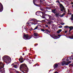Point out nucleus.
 <instances>
[{
  "instance_id": "nucleus-54",
  "label": "nucleus",
  "mask_w": 73,
  "mask_h": 73,
  "mask_svg": "<svg viewBox=\"0 0 73 73\" xmlns=\"http://www.w3.org/2000/svg\"><path fill=\"white\" fill-rule=\"evenodd\" d=\"M46 8H47V9H49V8L48 7H46Z\"/></svg>"
},
{
  "instance_id": "nucleus-12",
  "label": "nucleus",
  "mask_w": 73,
  "mask_h": 73,
  "mask_svg": "<svg viewBox=\"0 0 73 73\" xmlns=\"http://www.w3.org/2000/svg\"><path fill=\"white\" fill-rule=\"evenodd\" d=\"M56 9H52V12L53 13H54V14H56V13H57V12L55 11H56Z\"/></svg>"
},
{
  "instance_id": "nucleus-13",
  "label": "nucleus",
  "mask_w": 73,
  "mask_h": 73,
  "mask_svg": "<svg viewBox=\"0 0 73 73\" xmlns=\"http://www.w3.org/2000/svg\"><path fill=\"white\" fill-rule=\"evenodd\" d=\"M2 6H1V9H0V12H1L3 10V5L2 4H1Z\"/></svg>"
},
{
  "instance_id": "nucleus-11",
  "label": "nucleus",
  "mask_w": 73,
  "mask_h": 73,
  "mask_svg": "<svg viewBox=\"0 0 73 73\" xmlns=\"http://www.w3.org/2000/svg\"><path fill=\"white\" fill-rule=\"evenodd\" d=\"M37 0H33V3L35 5H36V6H37L38 7H39L40 6V5H37L36 4V3H35V2Z\"/></svg>"
},
{
  "instance_id": "nucleus-18",
  "label": "nucleus",
  "mask_w": 73,
  "mask_h": 73,
  "mask_svg": "<svg viewBox=\"0 0 73 73\" xmlns=\"http://www.w3.org/2000/svg\"><path fill=\"white\" fill-rule=\"evenodd\" d=\"M59 38L56 35H54V39H58Z\"/></svg>"
},
{
  "instance_id": "nucleus-58",
  "label": "nucleus",
  "mask_w": 73,
  "mask_h": 73,
  "mask_svg": "<svg viewBox=\"0 0 73 73\" xmlns=\"http://www.w3.org/2000/svg\"><path fill=\"white\" fill-rule=\"evenodd\" d=\"M58 25H60V24H59Z\"/></svg>"
},
{
  "instance_id": "nucleus-44",
  "label": "nucleus",
  "mask_w": 73,
  "mask_h": 73,
  "mask_svg": "<svg viewBox=\"0 0 73 73\" xmlns=\"http://www.w3.org/2000/svg\"><path fill=\"white\" fill-rule=\"evenodd\" d=\"M54 73H58L57 71H56L55 72H54Z\"/></svg>"
},
{
  "instance_id": "nucleus-20",
  "label": "nucleus",
  "mask_w": 73,
  "mask_h": 73,
  "mask_svg": "<svg viewBox=\"0 0 73 73\" xmlns=\"http://www.w3.org/2000/svg\"><path fill=\"white\" fill-rule=\"evenodd\" d=\"M55 16H56V17H58V16H60V15H59V13H58L57 14V13H55Z\"/></svg>"
},
{
  "instance_id": "nucleus-1",
  "label": "nucleus",
  "mask_w": 73,
  "mask_h": 73,
  "mask_svg": "<svg viewBox=\"0 0 73 73\" xmlns=\"http://www.w3.org/2000/svg\"><path fill=\"white\" fill-rule=\"evenodd\" d=\"M33 21V22H31L30 23L27 22L26 23V25H29V26H31V25H29V24H31L32 25H36L38 24V22H41V21H37V19H33L31 20H30V21H29L28 22H29L30 21Z\"/></svg>"
},
{
  "instance_id": "nucleus-51",
  "label": "nucleus",
  "mask_w": 73,
  "mask_h": 73,
  "mask_svg": "<svg viewBox=\"0 0 73 73\" xmlns=\"http://www.w3.org/2000/svg\"><path fill=\"white\" fill-rule=\"evenodd\" d=\"M61 24L62 25L64 24H62V23H61Z\"/></svg>"
},
{
  "instance_id": "nucleus-37",
  "label": "nucleus",
  "mask_w": 73,
  "mask_h": 73,
  "mask_svg": "<svg viewBox=\"0 0 73 73\" xmlns=\"http://www.w3.org/2000/svg\"><path fill=\"white\" fill-rule=\"evenodd\" d=\"M36 65H37V63L35 65H34L33 66H36Z\"/></svg>"
},
{
  "instance_id": "nucleus-53",
  "label": "nucleus",
  "mask_w": 73,
  "mask_h": 73,
  "mask_svg": "<svg viewBox=\"0 0 73 73\" xmlns=\"http://www.w3.org/2000/svg\"><path fill=\"white\" fill-rule=\"evenodd\" d=\"M68 12H69V10L68 9Z\"/></svg>"
},
{
  "instance_id": "nucleus-8",
  "label": "nucleus",
  "mask_w": 73,
  "mask_h": 73,
  "mask_svg": "<svg viewBox=\"0 0 73 73\" xmlns=\"http://www.w3.org/2000/svg\"><path fill=\"white\" fill-rule=\"evenodd\" d=\"M19 61L20 63H23V62H24L23 58L22 57V56H21V57L19 59Z\"/></svg>"
},
{
  "instance_id": "nucleus-40",
  "label": "nucleus",
  "mask_w": 73,
  "mask_h": 73,
  "mask_svg": "<svg viewBox=\"0 0 73 73\" xmlns=\"http://www.w3.org/2000/svg\"><path fill=\"white\" fill-rule=\"evenodd\" d=\"M23 62H24V61L26 60V59H24V58H23Z\"/></svg>"
},
{
  "instance_id": "nucleus-35",
  "label": "nucleus",
  "mask_w": 73,
  "mask_h": 73,
  "mask_svg": "<svg viewBox=\"0 0 73 73\" xmlns=\"http://www.w3.org/2000/svg\"><path fill=\"white\" fill-rule=\"evenodd\" d=\"M70 19L71 20H72V21H73V18L71 17L70 18Z\"/></svg>"
},
{
  "instance_id": "nucleus-17",
  "label": "nucleus",
  "mask_w": 73,
  "mask_h": 73,
  "mask_svg": "<svg viewBox=\"0 0 73 73\" xmlns=\"http://www.w3.org/2000/svg\"><path fill=\"white\" fill-rule=\"evenodd\" d=\"M65 14H66L65 13H63V14L62 15L61 14L60 15V16L61 17H64V16H65Z\"/></svg>"
},
{
  "instance_id": "nucleus-26",
  "label": "nucleus",
  "mask_w": 73,
  "mask_h": 73,
  "mask_svg": "<svg viewBox=\"0 0 73 73\" xmlns=\"http://www.w3.org/2000/svg\"><path fill=\"white\" fill-rule=\"evenodd\" d=\"M37 28H38V25H37L36 26V27H35V28L33 29V30L35 31V30H36V29H37Z\"/></svg>"
},
{
  "instance_id": "nucleus-52",
  "label": "nucleus",
  "mask_w": 73,
  "mask_h": 73,
  "mask_svg": "<svg viewBox=\"0 0 73 73\" xmlns=\"http://www.w3.org/2000/svg\"><path fill=\"white\" fill-rule=\"evenodd\" d=\"M23 56H24V53H23Z\"/></svg>"
},
{
  "instance_id": "nucleus-14",
  "label": "nucleus",
  "mask_w": 73,
  "mask_h": 73,
  "mask_svg": "<svg viewBox=\"0 0 73 73\" xmlns=\"http://www.w3.org/2000/svg\"><path fill=\"white\" fill-rule=\"evenodd\" d=\"M58 66V64H54L53 66L54 68H57V66Z\"/></svg>"
},
{
  "instance_id": "nucleus-4",
  "label": "nucleus",
  "mask_w": 73,
  "mask_h": 73,
  "mask_svg": "<svg viewBox=\"0 0 73 73\" xmlns=\"http://www.w3.org/2000/svg\"><path fill=\"white\" fill-rule=\"evenodd\" d=\"M20 69H22L23 71H21V72L23 73H25V71H26V69L27 68V66L25 64H22L20 65Z\"/></svg>"
},
{
  "instance_id": "nucleus-6",
  "label": "nucleus",
  "mask_w": 73,
  "mask_h": 73,
  "mask_svg": "<svg viewBox=\"0 0 73 73\" xmlns=\"http://www.w3.org/2000/svg\"><path fill=\"white\" fill-rule=\"evenodd\" d=\"M71 62V61H70L69 62H66V61H63L61 63L62 65V66H64V65H68Z\"/></svg>"
},
{
  "instance_id": "nucleus-33",
  "label": "nucleus",
  "mask_w": 73,
  "mask_h": 73,
  "mask_svg": "<svg viewBox=\"0 0 73 73\" xmlns=\"http://www.w3.org/2000/svg\"><path fill=\"white\" fill-rule=\"evenodd\" d=\"M58 27L59 28H61L62 27V26H59Z\"/></svg>"
},
{
  "instance_id": "nucleus-62",
  "label": "nucleus",
  "mask_w": 73,
  "mask_h": 73,
  "mask_svg": "<svg viewBox=\"0 0 73 73\" xmlns=\"http://www.w3.org/2000/svg\"><path fill=\"white\" fill-rule=\"evenodd\" d=\"M72 53L73 54V53Z\"/></svg>"
},
{
  "instance_id": "nucleus-23",
  "label": "nucleus",
  "mask_w": 73,
  "mask_h": 73,
  "mask_svg": "<svg viewBox=\"0 0 73 73\" xmlns=\"http://www.w3.org/2000/svg\"><path fill=\"white\" fill-rule=\"evenodd\" d=\"M44 20H45V23H48V21H49V20H48V19H44Z\"/></svg>"
},
{
  "instance_id": "nucleus-34",
  "label": "nucleus",
  "mask_w": 73,
  "mask_h": 73,
  "mask_svg": "<svg viewBox=\"0 0 73 73\" xmlns=\"http://www.w3.org/2000/svg\"><path fill=\"white\" fill-rule=\"evenodd\" d=\"M38 45V44H34V46H37V45Z\"/></svg>"
},
{
  "instance_id": "nucleus-27",
  "label": "nucleus",
  "mask_w": 73,
  "mask_h": 73,
  "mask_svg": "<svg viewBox=\"0 0 73 73\" xmlns=\"http://www.w3.org/2000/svg\"><path fill=\"white\" fill-rule=\"evenodd\" d=\"M73 55H71V56H70V58L69 59L70 60H72V57H73Z\"/></svg>"
},
{
  "instance_id": "nucleus-10",
  "label": "nucleus",
  "mask_w": 73,
  "mask_h": 73,
  "mask_svg": "<svg viewBox=\"0 0 73 73\" xmlns=\"http://www.w3.org/2000/svg\"><path fill=\"white\" fill-rule=\"evenodd\" d=\"M45 31L46 32H44V33H47V34H48V33H50V31H49V29H45Z\"/></svg>"
},
{
  "instance_id": "nucleus-9",
  "label": "nucleus",
  "mask_w": 73,
  "mask_h": 73,
  "mask_svg": "<svg viewBox=\"0 0 73 73\" xmlns=\"http://www.w3.org/2000/svg\"><path fill=\"white\" fill-rule=\"evenodd\" d=\"M66 9L64 6L60 8V11L61 12H63V11H65Z\"/></svg>"
},
{
  "instance_id": "nucleus-30",
  "label": "nucleus",
  "mask_w": 73,
  "mask_h": 73,
  "mask_svg": "<svg viewBox=\"0 0 73 73\" xmlns=\"http://www.w3.org/2000/svg\"><path fill=\"white\" fill-rule=\"evenodd\" d=\"M58 37H59V38H60V37H61V35H58Z\"/></svg>"
},
{
  "instance_id": "nucleus-21",
  "label": "nucleus",
  "mask_w": 73,
  "mask_h": 73,
  "mask_svg": "<svg viewBox=\"0 0 73 73\" xmlns=\"http://www.w3.org/2000/svg\"><path fill=\"white\" fill-rule=\"evenodd\" d=\"M59 6H60V8L61 7H64L63 6V5L62 4H59Z\"/></svg>"
},
{
  "instance_id": "nucleus-61",
  "label": "nucleus",
  "mask_w": 73,
  "mask_h": 73,
  "mask_svg": "<svg viewBox=\"0 0 73 73\" xmlns=\"http://www.w3.org/2000/svg\"><path fill=\"white\" fill-rule=\"evenodd\" d=\"M71 13H70V15H71Z\"/></svg>"
},
{
  "instance_id": "nucleus-41",
  "label": "nucleus",
  "mask_w": 73,
  "mask_h": 73,
  "mask_svg": "<svg viewBox=\"0 0 73 73\" xmlns=\"http://www.w3.org/2000/svg\"><path fill=\"white\" fill-rule=\"evenodd\" d=\"M59 2V1H56V3H58Z\"/></svg>"
},
{
  "instance_id": "nucleus-28",
  "label": "nucleus",
  "mask_w": 73,
  "mask_h": 73,
  "mask_svg": "<svg viewBox=\"0 0 73 73\" xmlns=\"http://www.w3.org/2000/svg\"><path fill=\"white\" fill-rule=\"evenodd\" d=\"M41 31H42V32H45V30L44 29H41Z\"/></svg>"
},
{
  "instance_id": "nucleus-46",
  "label": "nucleus",
  "mask_w": 73,
  "mask_h": 73,
  "mask_svg": "<svg viewBox=\"0 0 73 73\" xmlns=\"http://www.w3.org/2000/svg\"><path fill=\"white\" fill-rule=\"evenodd\" d=\"M42 20V21H43V22H45V20Z\"/></svg>"
},
{
  "instance_id": "nucleus-50",
  "label": "nucleus",
  "mask_w": 73,
  "mask_h": 73,
  "mask_svg": "<svg viewBox=\"0 0 73 73\" xmlns=\"http://www.w3.org/2000/svg\"><path fill=\"white\" fill-rule=\"evenodd\" d=\"M16 72L17 73H19V71H16Z\"/></svg>"
},
{
  "instance_id": "nucleus-49",
  "label": "nucleus",
  "mask_w": 73,
  "mask_h": 73,
  "mask_svg": "<svg viewBox=\"0 0 73 73\" xmlns=\"http://www.w3.org/2000/svg\"><path fill=\"white\" fill-rule=\"evenodd\" d=\"M71 4L73 5V2H71Z\"/></svg>"
},
{
  "instance_id": "nucleus-15",
  "label": "nucleus",
  "mask_w": 73,
  "mask_h": 73,
  "mask_svg": "<svg viewBox=\"0 0 73 73\" xmlns=\"http://www.w3.org/2000/svg\"><path fill=\"white\" fill-rule=\"evenodd\" d=\"M62 31V29H60L58 31L56 32V33H58V34H60V32Z\"/></svg>"
},
{
  "instance_id": "nucleus-29",
  "label": "nucleus",
  "mask_w": 73,
  "mask_h": 73,
  "mask_svg": "<svg viewBox=\"0 0 73 73\" xmlns=\"http://www.w3.org/2000/svg\"><path fill=\"white\" fill-rule=\"evenodd\" d=\"M24 29H25L26 31H27V29H28V28L27 27H24Z\"/></svg>"
},
{
  "instance_id": "nucleus-56",
  "label": "nucleus",
  "mask_w": 73,
  "mask_h": 73,
  "mask_svg": "<svg viewBox=\"0 0 73 73\" xmlns=\"http://www.w3.org/2000/svg\"><path fill=\"white\" fill-rule=\"evenodd\" d=\"M72 8H73V5H72Z\"/></svg>"
},
{
  "instance_id": "nucleus-3",
  "label": "nucleus",
  "mask_w": 73,
  "mask_h": 73,
  "mask_svg": "<svg viewBox=\"0 0 73 73\" xmlns=\"http://www.w3.org/2000/svg\"><path fill=\"white\" fill-rule=\"evenodd\" d=\"M3 61L6 63L8 64L9 63V62L11 60V58L7 56H5L3 57Z\"/></svg>"
},
{
  "instance_id": "nucleus-2",
  "label": "nucleus",
  "mask_w": 73,
  "mask_h": 73,
  "mask_svg": "<svg viewBox=\"0 0 73 73\" xmlns=\"http://www.w3.org/2000/svg\"><path fill=\"white\" fill-rule=\"evenodd\" d=\"M37 12H40L42 13V17L43 19H46L47 17H49V19L50 20H52V17L51 16L49 15L46 14L45 13H43L42 11H37L36 13Z\"/></svg>"
},
{
  "instance_id": "nucleus-60",
  "label": "nucleus",
  "mask_w": 73,
  "mask_h": 73,
  "mask_svg": "<svg viewBox=\"0 0 73 73\" xmlns=\"http://www.w3.org/2000/svg\"><path fill=\"white\" fill-rule=\"evenodd\" d=\"M43 0V1H45V0Z\"/></svg>"
},
{
  "instance_id": "nucleus-25",
  "label": "nucleus",
  "mask_w": 73,
  "mask_h": 73,
  "mask_svg": "<svg viewBox=\"0 0 73 73\" xmlns=\"http://www.w3.org/2000/svg\"><path fill=\"white\" fill-rule=\"evenodd\" d=\"M15 70V71H16V70L15 69L12 68H10V70Z\"/></svg>"
},
{
  "instance_id": "nucleus-24",
  "label": "nucleus",
  "mask_w": 73,
  "mask_h": 73,
  "mask_svg": "<svg viewBox=\"0 0 73 73\" xmlns=\"http://www.w3.org/2000/svg\"><path fill=\"white\" fill-rule=\"evenodd\" d=\"M64 28H69V27L68 26H64Z\"/></svg>"
},
{
  "instance_id": "nucleus-63",
  "label": "nucleus",
  "mask_w": 73,
  "mask_h": 73,
  "mask_svg": "<svg viewBox=\"0 0 73 73\" xmlns=\"http://www.w3.org/2000/svg\"><path fill=\"white\" fill-rule=\"evenodd\" d=\"M3 68H1L2 69Z\"/></svg>"
},
{
  "instance_id": "nucleus-22",
  "label": "nucleus",
  "mask_w": 73,
  "mask_h": 73,
  "mask_svg": "<svg viewBox=\"0 0 73 73\" xmlns=\"http://www.w3.org/2000/svg\"><path fill=\"white\" fill-rule=\"evenodd\" d=\"M3 65V62H0V66L1 67H2V66Z\"/></svg>"
},
{
  "instance_id": "nucleus-42",
  "label": "nucleus",
  "mask_w": 73,
  "mask_h": 73,
  "mask_svg": "<svg viewBox=\"0 0 73 73\" xmlns=\"http://www.w3.org/2000/svg\"><path fill=\"white\" fill-rule=\"evenodd\" d=\"M63 12H64V13H66V11L65 10Z\"/></svg>"
},
{
  "instance_id": "nucleus-39",
  "label": "nucleus",
  "mask_w": 73,
  "mask_h": 73,
  "mask_svg": "<svg viewBox=\"0 0 73 73\" xmlns=\"http://www.w3.org/2000/svg\"><path fill=\"white\" fill-rule=\"evenodd\" d=\"M67 32H68V31H65V33H67Z\"/></svg>"
},
{
  "instance_id": "nucleus-7",
  "label": "nucleus",
  "mask_w": 73,
  "mask_h": 73,
  "mask_svg": "<svg viewBox=\"0 0 73 73\" xmlns=\"http://www.w3.org/2000/svg\"><path fill=\"white\" fill-rule=\"evenodd\" d=\"M19 65V64L15 62L13 64H11V66H12V65L16 69H17V66L18 65Z\"/></svg>"
},
{
  "instance_id": "nucleus-19",
  "label": "nucleus",
  "mask_w": 73,
  "mask_h": 73,
  "mask_svg": "<svg viewBox=\"0 0 73 73\" xmlns=\"http://www.w3.org/2000/svg\"><path fill=\"white\" fill-rule=\"evenodd\" d=\"M50 20H48V21L47 23V24H50L52 23V22L51 21H49Z\"/></svg>"
},
{
  "instance_id": "nucleus-16",
  "label": "nucleus",
  "mask_w": 73,
  "mask_h": 73,
  "mask_svg": "<svg viewBox=\"0 0 73 73\" xmlns=\"http://www.w3.org/2000/svg\"><path fill=\"white\" fill-rule=\"evenodd\" d=\"M34 36H35V37H37V36H38V33H34Z\"/></svg>"
},
{
  "instance_id": "nucleus-5",
  "label": "nucleus",
  "mask_w": 73,
  "mask_h": 73,
  "mask_svg": "<svg viewBox=\"0 0 73 73\" xmlns=\"http://www.w3.org/2000/svg\"><path fill=\"white\" fill-rule=\"evenodd\" d=\"M32 36H30L28 35L24 34L23 35V38H25V40H29L32 38Z\"/></svg>"
},
{
  "instance_id": "nucleus-48",
  "label": "nucleus",
  "mask_w": 73,
  "mask_h": 73,
  "mask_svg": "<svg viewBox=\"0 0 73 73\" xmlns=\"http://www.w3.org/2000/svg\"><path fill=\"white\" fill-rule=\"evenodd\" d=\"M58 4H60V2L59 1L58 3Z\"/></svg>"
},
{
  "instance_id": "nucleus-55",
  "label": "nucleus",
  "mask_w": 73,
  "mask_h": 73,
  "mask_svg": "<svg viewBox=\"0 0 73 73\" xmlns=\"http://www.w3.org/2000/svg\"><path fill=\"white\" fill-rule=\"evenodd\" d=\"M64 60V59H62V61H63V60Z\"/></svg>"
},
{
  "instance_id": "nucleus-31",
  "label": "nucleus",
  "mask_w": 73,
  "mask_h": 73,
  "mask_svg": "<svg viewBox=\"0 0 73 73\" xmlns=\"http://www.w3.org/2000/svg\"><path fill=\"white\" fill-rule=\"evenodd\" d=\"M69 66H73V63H72V64H70L69 65Z\"/></svg>"
},
{
  "instance_id": "nucleus-36",
  "label": "nucleus",
  "mask_w": 73,
  "mask_h": 73,
  "mask_svg": "<svg viewBox=\"0 0 73 73\" xmlns=\"http://www.w3.org/2000/svg\"><path fill=\"white\" fill-rule=\"evenodd\" d=\"M66 61H69V60L68 58H67V59L66 60Z\"/></svg>"
},
{
  "instance_id": "nucleus-45",
  "label": "nucleus",
  "mask_w": 73,
  "mask_h": 73,
  "mask_svg": "<svg viewBox=\"0 0 73 73\" xmlns=\"http://www.w3.org/2000/svg\"><path fill=\"white\" fill-rule=\"evenodd\" d=\"M10 73H13V72L12 71H10Z\"/></svg>"
},
{
  "instance_id": "nucleus-57",
  "label": "nucleus",
  "mask_w": 73,
  "mask_h": 73,
  "mask_svg": "<svg viewBox=\"0 0 73 73\" xmlns=\"http://www.w3.org/2000/svg\"><path fill=\"white\" fill-rule=\"evenodd\" d=\"M1 69V67H0V70Z\"/></svg>"
},
{
  "instance_id": "nucleus-43",
  "label": "nucleus",
  "mask_w": 73,
  "mask_h": 73,
  "mask_svg": "<svg viewBox=\"0 0 73 73\" xmlns=\"http://www.w3.org/2000/svg\"><path fill=\"white\" fill-rule=\"evenodd\" d=\"M71 17H72V18H73V14L72 15Z\"/></svg>"
},
{
  "instance_id": "nucleus-59",
  "label": "nucleus",
  "mask_w": 73,
  "mask_h": 73,
  "mask_svg": "<svg viewBox=\"0 0 73 73\" xmlns=\"http://www.w3.org/2000/svg\"><path fill=\"white\" fill-rule=\"evenodd\" d=\"M72 60H73V58H72Z\"/></svg>"
},
{
  "instance_id": "nucleus-38",
  "label": "nucleus",
  "mask_w": 73,
  "mask_h": 73,
  "mask_svg": "<svg viewBox=\"0 0 73 73\" xmlns=\"http://www.w3.org/2000/svg\"><path fill=\"white\" fill-rule=\"evenodd\" d=\"M40 3H42V0H40Z\"/></svg>"
},
{
  "instance_id": "nucleus-47",
  "label": "nucleus",
  "mask_w": 73,
  "mask_h": 73,
  "mask_svg": "<svg viewBox=\"0 0 73 73\" xmlns=\"http://www.w3.org/2000/svg\"><path fill=\"white\" fill-rule=\"evenodd\" d=\"M31 30H34L32 28H31Z\"/></svg>"
},
{
  "instance_id": "nucleus-32",
  "label": "nucleus",
  "mask_w": 73,
  "mask_h": 73,
  "mask_svg": "<svg viewBox=\"0 0 73 73\" xmlns=\"http://www.w3.org/2000/svg\"><path fill=\"white\" fill-rule=\"evenodd\" d=\"M45 27H46L47 28H48V25H45Z\"/></svg>"
}]
</instances>
